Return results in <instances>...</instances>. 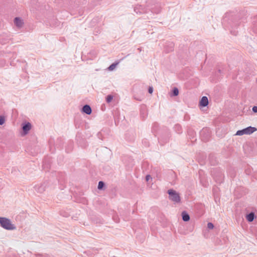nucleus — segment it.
<instances>
[{"mask_svg":"<svg viewBox=\"0 0 257 257\" xmlns=\"http://www.w3.org/2000/svg\"><path fill=\"white\" fill-rule=\"evenodd\" d=\"M0 224L6 230H13L16 229V226L12 223L11 220L6 217H0Z\"/></svg>","mask_w":257,"mask_h":257,"instance_id":"1","label":"nucleus"},{"mask_svg":"<svg viewBox=\"0 0 257 257\" xmlns=\"http://www.w3.org/2000/svg\"><path fill=\"white\" fill-rule=\"evenodd\" d=\"M169 199L175 203H180L181 201L180 197L178 193L173 189H170L168 191Z\"/></svg>","mask_w":257,"mask_h":257,"instance_id":"2","label":"nucleus"},{"mask_svg":"<svg viewBox=\"0 0 257 257\" xmlns=\"http://www.w3.org/2000/svg\"><path fill=\"white\" fill-rule=\"evenodd\" d=\"M201 139L203 141H207L210 137V133L209 130L207 128H203L200 133Z\"/></svg>","mask_w":257,"mask_h":257,"instance_id":"3","label":"nucleus"},{"mask_svg":"<svg viewBox=\"0 0 257 257\" xmlns=\"http://www.w3.org/2000/svg\"><path fill=\"white\" fill-rule=\"evenodd\" d=\"M47 186V183L44 182L42 184L36 185L34 188L36 192L38 193H42L45 190Z\"/></svg>","mask_w":257,"mask_h":257,"instance_id":"4","label":"nucleus"},{"mask_svg":"<svg viewBox=\"0 0 257 257\" xmlns=\"http://www.w3.org/2000/svg\"><path fill=\"white\" fill-rule=\"evenodd\" d=\"M148 10H150V9L146 8L142 5H138L134 8V11L137 14H139L147 13L148 12Z\"/></svg>","mask_w":257,"mask_h":257,"instance_id":"5","label":"nucleus"},{"mask_svg":"<svg viewBox=\"0 0 257 257\" xmlns=\"http://www.w3.org/2000/svg\"><path fill=\"white\" fill-rule=\"evenodd\" d=\"M31 124L30 122H26L23 124L22 130L25 135H27L31 128Z\"/></svg>","mask_w":257,"mask_h":257,"instance_id":"6","label":"nucleus"},{"mask_svg":"<svg viewBox=\"0 0 257 257\" xmlns=\"http://www.w3.org/2000/svg\"><path fill=\"white\" fill-rule=\"evenodd\" d=\"M82 111L86 114L89 115L92 112V109L90 105L85 104L83 106L82 108Z\"/></svg>","mask_w":257,"mask_h":257,"instance_id":"7","label":"nucleus"},{"mask_svg":"<svg viewBox=\"0 0 257 257\" xmlns=\"http://www.w3.org/2000/svg\"><path fill=\"white\" fill-rule=\"evenodd\" d=\"M199 104L202 107H205L208 104V99L207 96H203L199 102Z\"/></svg>","mask_w":257,"mask_h":257,"instance_id":"8","label":"nucleus"},{"mask_svg":"<svg viewBox=\"0 0 257 257\" xmlns=\"http://www.w3.org/2000/svg\"><path fill=\"white\" fill-rule=\"evenodd\" d=\"M214 171L215 170H214L212 172V175L213 176V177L214 178V179L218 183L221 182L222 178H223L222 174L221 173H219L217 176H215L214 174Z\"/></svg>","mask_w":257,"mask_h":257,"instance_id":"9","label":"nucleus"},{"mask_svg":"<svg viewBox=\"0 0 257 257\" xmlns=\"http://www.w3.org/2000/svg\"><path fill=\"white\" fill-rule=\"evenodd\" d=\"M14 24L18 28H21L23 26L24 23L21 19L16 17L14 20Z\"/></svg>","mask_w":257,"mask_h":257,"instance_id":"10","label":"nucleus"},{"mask_svg":"<svg viewBox=\"0 0 257 257\" xmlns=\"http://www.w3.org/2000/svg\"><path fill=\"white\" fill-rule=\"evenodd\" d=\"M256 128L252 126H248L245 128V134L246 135H250L252 134L253 132L256 131Z\"/></svg>","mask_w":257,"mask_h":257,"instance_id":"11","label":"nucleus"},{"mask_svg":"<svg viewBox=\"0 0 257 257\" xmlns=\"http://www.w3.org/2000/svg\"><path fill=\"white\" fill-rule=\"evenodd\" d=\"M246 219L248 222H252L255 218V215L254 212H251L246 215Z\"/></svg>","mask_w":257,"mask_h":257,"instance_id":"12","label":"nucleus"},{"mask_svg":"<svg viewBox=\"0 0 257 257\" xmlns=\"http://www.w3.org/2000/svg\"><path fill=\"white\" fill-rule=\"evenodd\" d=\"M182 217L183 220L185 222L188 221L190 219L189 214L185 211L182 212Z\"/></svg>","mask_w":257,"mask_h":257,"instance_id":"13","label":"nucleus"},{"mask_svg":"<svg viewBox=\"0 0 257 257\" xmlns=\"http://www.w3.org/2000/svg\"><path fill=\"white\" fill-rule=\"evenodd\" d=\"M174 129L175 131L178 134H181L182 132V126L179 124H175L174 125Z\"/></svg>","mask_w":257,"mask_h":257,"instance_id":"14","label":"nucleus"},{"mask_svg":"<svg viewBox=\"0 0 257 257\" xmlns=\"http://www.w3.org/2000/svg\"><path fill=\"white\" fill-rule=\"evenodd\" d=\"M179 94V90L177 88L174 87L172 90V96H176Z\"/></svg>","mask_w":257,"mask_h":257,"instance_id":"15","label":"nucleus"},{"mask_svg":"<svg viewBox=\"0 0 257 257\" xmlns=\"http://www.w3.org/2000/svg\"><path fill=\"white\" fill-rule=\"evenodd\" d=\"M118 64V63L117 62L112 63L108 67V70L109 71H112Z\"/></svg>","mask_w":257,"mask_h":257,"instance_id":"16","label":"nucleus"},{"mask_svg":"<svg viewBox=\"0 0 257 257\" xmlns=\"http://www.w3.org/2000/svg\"><path fill=\"white\" fill-rule=\"evenodd\" d=\"M244 134H245V128L242 129L241 130H238L236 133V135L237 136H242Z\"/></svg>","mask_w":257,"mask_h":257,"instance_id":"17","label":"nucleus"},{"mask_svg":"<svg viewBox=\"0 0 257 257\" xmlns=\"http://www.w3.org/2000/svg\"><path fill=\"white\" fill-rule=\"evenodd\" d=\"M113 99V96L112 95H108L106 97V101L107 103L110 102Z\"/></svg>","mask_w":257,"mask_h":257,"instance_id":"18","label":"nucleus"},{"mask_svg":"<svg viewBox=\"0 0 257 257\" xmlns=\"http://www.w3.org/2000/svg\"><path fill=\"white\" fill-rule=\"evenodd\" d=\"M104 186V183L103 181H99L98 182V189H102Z\"/></svg>","mask_w":257,"mask_h":257,"instance_id":"19","label":"nucleus"},{"mask_svg":"<svg viewBox=\"0 0 257 257\" xmlns=\"http://www.w3.org/2000/svg\"><path fill=\"white\" fill-rule=\"evenodd\" d=\"M5 122V118L4 116H0V125H3Z\"/></svg>","mask_w":257,"mask_h":257,"instance_id":"20","label":"nucleus"},{"mask_svg":"<svg viewBox=\"0 0 257 257\" xmlns=\"http://www.w3.org/2000/svg\"><path fill=\"white\" fill-rule=\"evenodd\" d=\"M207 227H208V229H212L214 227V225L211 222H208L207 223Z\"/></svg>","mask_w":257,"mask_h":257,"instance_id":"21","label":"nucleus"},{"mask_svg":"<svg viewBox=\"0 0 257 257\" xmlns=\"http://www.w3.org/2000/svg\"><path fill=\"white\" fill-rule=\"evenodd\" d=\"M153 87H149L148 89V92L149 93L151 94L153 93Z\"/></svg>","mask_w":257,"mask_h":257,"instance_id":"22","label":"nucleus"},{"mask_svg":"<svg viewBox=\"0 0 257 257\" xmlns=\"http://www.w3.org/2000/svg\"><path fill=\"white\" fill-rule=\"evenodd\" d=\"M252 110L253 112H255V113L257 112V106H253Z\"/></svg>","mask_w":257,"mask_h":257,"instance_id":"23","label":"nucleus"},{"mask_svg":"<svg viewBox=\"0 0 257 257\" xmlns=\"http://www.w3.org/2000/svg\"><path fill=\"white\" fill-rule=\"evenodd\" d=\"M10 39H11V38H7L6 40H4V41H2V43H3V44H5V43H6L8 42H9V40H10Z\"/></svg>","mask_w":257,"mask_h":257,"instance_id":"24","label":"nucleus"},{"mask_svg":"<svg viewBox=\"0 0 257 257\" xmlns=\"http://www.w3.org/2000/svg\"><path fill=\"white\" fill-rule=\"evenodd\" d=\"M173 49V44L172 43L170 44V49L168 51H172Z\"/></svg>","mask_w":257,"mask_h":257,"instance_id":"25","label":"nucleus"},{"mask_svg":"<svg viewBox=\"0 0 257 257\" xmlns=\"http://www.w3.org/2000/svg\"><path fill=\"white\" fill-rule=\"evenodd\" d=\"M151 178V176L150 175H147L146 176V180L148 181L149 180L150 178Z\"/></svg>","mask_w":257,"mask_h":257,"instance_id":"26","label":"nucleus"},{"mask_svg":"<svg viewBox=\"0 0 257 257\" xmlns=\"http://www.w3.org/2000/svg\"><path fill=\"white\" fill-rule=\"evenodd\" d=\"M162 139L160 138L159 139V142L161 143Z\"/></svg>","mask_w":257,"mask_h":257,"instance_id":"27","label":"nucleus"},{"mask_svg":"<svg viewBox=\"0 0 257 257\" xmlns=\"http://www.w3.org/2000/svg\"><path fill=\"white\" fill-rule=\"evenodd\" d=\"M142 111H143V108H142L141 111V114H142Z\"/></svg>","mask_w":257,"mask_h":257,"instance_id":"28","label":"nucleus"}]
</instances>
